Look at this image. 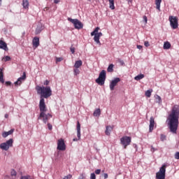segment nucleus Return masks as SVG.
Returning a JSON list of instances; mask_svg holds the SVG:
<instances>
[{
	"label": "nucleus",
	"instance_id": "obj_1",
	"mask_svg": "<svg viewBox=\"0 0 179 179\" xmlns=\"http://www.w3.org/2000/svg\"><path fill=\"white\" fill-rule=\"evenodd\" d=\"M179 106H173L171 113L168 116V125L172 134H177L178 129Z\"/></svg>",
	"mask_w": 179,
	"mask_h": 179
},
{
	"label": "nucleus",
	"instance_id": "obj_2",
	"mask_svg": "<svg viewBox=\"0 0 179 179\" xmlns=\"http://www.w3.org/2000/svg\"><path fill=\"white\" fill-rule=\"evenodd\" d=\"M36 90L38 94H41V99L39 101V107L41 110H44L45 108V100L44 99H48L52 96V90L50 86H36Z\"/></svg>",
	"mask_w": 179,
	"mask_h": 179
},
{
	"label": "nucleus",
	"instance_id": "obj_3",
	"mask_svg": "<svg viewBox=\"0 0 179 179\" xmlns=\"http://www.w3.org/2000/svg\"><path fill=\"white\" fill-rule=\"evenodd\" d=\"M39 110H40V115L38 117V120H42L44 124H47L48 122V120L50 118H52V115L50 113L45 114L47 112V106H45L44 109H41V106H39Z\"/></svg>",
	"mask_w": 179,
	"mask_h": 179
},
{
	"label": "nucleus",
	"instance_id": "obj_4",
	"mask_svg": "<svg viewBox=\"0 0 179 179\" xmlns=\"http://www.w3.org/2000/svg\"><path fill=\"white\" fill-rule=\"evenodd\" d=\"M106 70H102L99 76V78L96 79L95 82L100 86H103L106 83Z\"/></svg>",
	"mask_w": 179,
	"mask_h": 179
},
{
	"label": "nucleus",
	"instance_id": "obj_5",
	"mask_svg": "<svg viewBox=\"0 0 179 179\" xmlns=\"http://www.w3.org/2000/svg\"><path fill=\"white\" fill-rule=\"evenodd\" d=\"M167 165L166 164H163L159 169V171L156 173L157 179H166V168Z\"/></svg>",
	"mask_w": 179,
	"mask_h": 179
},
{
	"label": "nucleus",
	"instance_id": "obj_6",
	"mask_svg": "<svg viewBox=\"0 0 179 179\" xmlns=\"http://www.w3.org/2000/svg\"><path fill=\"white\" fill-rule=\"evenodd\" d=\"M67 20L69 22H71V23H73L75 29H77V30H80V29H83V24L82 23V22L79 21V20L68 17Z\"/></svg>",
	"mask_w": 179,
	"mask_h": 179
},
{
	"label": "nucleus",
	"instance_id": "obj_7",
	"mask_svg": "<svg viewBox=\"0 0 179 179\" xmlns=\"http://www.w3.org/2000/svg\"><path fill=\"white\" fill-rule=\"evenodd\" d=\"M169 22L171 27L173 29V30H176V29H178V18H177V17L170 15Z\"/></svg>",
	"mask_w": 179,
	"mask_h": 179
},
{
	"label": "nucleus",
	"instance_id": "obj_8",
	"mask_svg": "<svg viewBox=\"0 0 179 179\" xmlns=\"http://www.w3.org/2000/svg\"><path fill=\"white\" fill-rule=\"evenodd\" d=\"M131 138L130 136H124L120 138V143L122 145L124 149L131 145Z\"/></svg>",
	"mask_w": 179,
	"mask_h": 179
},
{
	"label": "nucleus",
	"instance_id": "obj_9",
	"mask_svg": "<svg viewBox=\"0 0 179 179\" xmlns=\"http://www.w3.org/2000/svg\"><path fill=\"white\" fill-rule=\"evenodd\" d=\"M119 82H121V79L120 78H115L112 80V82L110 83L109 87L111 91L114 90L115 86L118 84Z\"/></svg>",
	"mask_w": 179,
	"mask_h": 179
},
{
	"label": "nucleus",
	"instance_id": "obj_10",
	"mask_svg": "<svg viewBox=\"0 0 179 179\" xmlns=\"http://www.w3.org/2000/svg\"><path fill=\"white\" fill-rule=\"evenodd\" d=\"M66 149V146L65 145V141L64 139L60 138L57 141V150H65Z\"/></svg>",
	"mask_w": 179,
	"mask_h": 179
},
{
	"label": "nucleus",
	"instance_id": "obj_11",
	"mask_svg": "<svg viewBox=\"0 0 179 179\" xmlns=\"http://www.w3.org/2000/svg\"><path fill=\"white\" fill-rule=\"evenodd\" d=\"M26 80V72H24L22 76L17 78V81L14 83L15 86H20L22 83Z\"/></svg>",
	"mask_w": 179,
	"mask_h": 179
},
{
	"label": "nucleus",
	"instance_id": "obj_12",
	"mask_svg": "<svg viewBox=\"0 0 179 179\" xmlns=\"http://www.w3.org/2000/svg\"><path fill=\"white\" fill-rule=\"evenodd\" d=\"M155 128V117L151 116L150 118L149 132H153Z\"/></svg>",
	"mask_w": 179,
	"mask_h": 179
},
{
	"label": "nucleus",
	"instance_id": "obj_13",
	"mask_svg": "<svg viewBox=\"0 0 179 179\" xmlns=\"http://www.w3.org/2000/svg\"><path fill=\"white\" fill-rule=\"evenodd\" d=\"M33 47L37 48L40 45V38L36 36L32 40Z\"/></svg>",
	"mask_w": 179,
	"mask_h": 179
},
{
	"label": "nucleus",
	"instance_id": "obj_14",
	"mask_svg": "<svg viewBox=\"0 0 179 179\" xmlns=\"http://www.w3.org/2000/svg\"><path fill=\"white\" fill-rule=\"evenodd\" d=\"M0 48L1 50H4V51H8V50H9L8 48V45L6 44V43H5V41L0 40Z\"/></svg>",
	"mask_w": 179,
	"mask_h": 179
},
{
	"label": "nucleus",
	"instance_id": "obj_15",
	"mask_svg": "<svg viewBox=\"0 0 179 179\" xmlns=\"http://www.w3.org/2000/svg\"><path fill=\"white\" fill-rule=\"evenodd\" d=\"M13 132H15V129H11L8 131L3 132L2 136H3V138H7V136H9V135H12V134H13Z\"/></svg>",
	"mask_w": 179,
	"mask_h": 179
},
{
	"label": "nucleus",
	"instance_id": "obj_16",
	"mask_svg": "<svg viewBox=\"0 0 179 179\" xmlns=\"http://www.w3.org/2000/svg\"><path fill=\"white\" fill-rule=\"evenodd\" d=\"M44 27L41 24H38L36 29L35 34H40L41 31H43V29Z\"/></svg>",
	"mask_w": 179,
	"mask_h": 179
},
{
	"label": "nucleus",
	"instance_id": "obj_17",
	"mask_svg": "<svg viewBox=\"0 0 179 179\" xmlns=\"http://www.w3.org/2000/svg\"><path fill=\"white\" fill-rule=\"evenodd\" d=\"M111 131H113V127L111 126H107L105 131L106 135H107L108 136H110L111 134Z\"/></svg>",
	"mask_w": 179,
	"mask_h": 179
},
{
	"label": "nucleus",
	"instance_id": "obj_18",
	"mask_svg": "<svg viewBox=\"0 0 179 179\" xmlns=\"http://www.w3.org/2000/svg\"><path fill=\"white\" fill-rule=\"evenodd\" d=\"M77 137L80 139V123H79V121L77 122Z\"/></svg>",
	"mask_w": 179,
	"mask_h": 179
},
{
	"label": "nucleus",
	"instance_id": "obj_19",
	"mask_svg": "<svg viewBox=\"0 0 179 179\" xmlns=\"http://www.w3.org/2000/svg\"><path fill=\"white\" fill-rule=\"evenodd\" d=\"M0 148L2 150H9V146L6 143H3L0 145Z\"/></svg>",
	"mask_w": 179,
	"mask_h": 179
},
{
	"label": "nucleus",
	"instance_id": "obj_20",
	"mask_svg": "<svg viewBox=\"0 0 179 179\" xmlns=\"http://www.w3.org/2000/svg\"><path fill=\"white\" fill-rule=\"evenodd\" d=\"M83 62H82V60L76 61V62L74 64V68L79 69V68H80V66L83 65Z\"/></svg>",
	"mask_w": 179,
	"mask_h": 179
},
{
	"label": "nucleus",
	"instance_id": "obj_21",
	"mask_svg": "<svg viewBox=\"0 0 179 179\" xmlns=\"http://www.w3.org/2000/svg\"><path fill=\"white\" fill-rule=\"evenodd\" d=\"M171 47V44L170 43V42L169 41L164 42V50H170Z\"/></svg>",
	"mask_w": 179,
	"mask_h": 179
},
{
	"label": "nucleus",
	"instance_id": "obj_22",
	"mask_svg": "<svg viewBox=\"0 0 179 179\" xmlns=\"http://www.w3.org/2000/svg\"><path fill=\"white\" fill-rule=\"evenodd\" d=\"M3 69H0V82L1 83H5V80H3Z\"/></svg>",
	"mask_w": 179,
	"mask_h": 179
},
{
	"label": "nucleus",
	"instance_id": "obj_23",
	"mask_svg": "<svg viewBox=\"0 0 179 179\" xmlns=\"http://www.w3.org/2000/svg\"><path fill=\"white\" fill-rule=\"evenodd\" d=\"M101 114V110H100V108H97L94 110L93 115L94 117H100Z\"/></svg>",
	"mask_w": 179,
	"mask_h": 179
},
{
	"label": "nucleus",
	"instance_id": "obj_24",
	"mask_svg": "<svg viewBox=\"0 0 179 179\" xmlns=\"http://www.w3.org/2000/svg\"><path fill=\"white\" fill-rule=\"evenodd\" d=\"M94 41H95V43H96V44L101 45V43H100V36H99L98 35L95 34V36H94Z\"/></svg>",
	"mask_w": 179,
	"mask_h": 179
},
{
	"label": "nucleus",
	"instance_id": "obj_25",
	"mask_svg": "<svg viewBox=\"0 0 179 179\" xmlns=\"http://www.w3.org/2000/svg\"><path fill=\"white\" fill-rule=\"evenodd\" d=\"M108 2L110 9L114 10V9H115V6H114V0H108Z\"/></svg>",
	"mask_w": 179,
	"mask_h": 179
},
{
	"label": "nucleus",
	"instance_id": "obj_26",
	"mask_svg": "<svg viewBox=\"0 0 179 179\" xmlns=\"http://www.w3.org/2000/svg\"><path fill=\"white\" fill-rule=\"evenodd\" d=\"M155 99L156 103H158L159 104H162V97L159 96L158 94L155 95Z\"/></svg>",
	"mask_w": 179,
	"mask_h": 179
},
{
	"label": "nucleus",
	"instance_id": "obj_27",
	"mask_svg": "<svg viewBox=\"0 0 179 179\" xmlns=\"http://www.w3.org/2000/svg\"><path fill=\"white\" fill-rule=\"evenodd\" d=\"M5 143H6V144H7L8 148H12V146L13 145V138H10L8 141H7Z\"/></svg>",
	"mask_w": 179,
	"mask_h": 179
},
{
	"label": "nucleus",
	"instance_id": "obj_28",
	"mask_svg": "<svg viewBox=\"0 0 179 179\" xmlns=\"http://www.w3.org/2000/svg\"><path fill=\"white\" fill-rule=\"evenodd\" d=\"M22 6L24 9H27V8H29V0H23Z\"/></svg>",
	"mask_w": 179,
	"mask_h": 179
},
{
	"label": "nucleus",
	"instance_id": "obj_29",
	"mask_svg": "<svg viewBox=\"0 0 179 179\" xmlns=\"http://www.w3.org/2000/svg\"><path fill=\"white\" fill-rule=\"evenodd\" d=\"M161 4H162V0H155L156 8L158 10H160Z\"/></svg>",
	"mask_w": 179,
	"mask_h": 179
},
{
	"label": "nucleus",
	"instance_id": "obj_30",
	"mask_svg": "<svg viewBox=\"0 0 179 179\" xmlns=\"http://www.w3.org/2000/svg\"><path fill=\"white\" fill-rule=\"evenodd\" d=\"M143 78H145V75L141 73V74H138V76L134 77V80H141V79H143Z\"/></svg>",
	"mask_w": 179,
	"mask_h": 179
},
{
	"label": "nucleus",
	"instance_id": "obj_31",
	"mask_svg": "<svg viewBox=\"0 0 179 179\" xmlns=\"http://www.w3.org/2000/svg\"><path fill=\"white\" fill-rule=\"evenodd\" d=\"M108 72H114V64H111L108 66L107 69Z\"/></svg>",
	"mask_w": 179,
	"mask_h": 179
},
{
	"label": "nucleus",
	"instance_id": "obj_32",
	"mask_svg": "<svg viewBox=\"0 0 179 179\" xmlns=\"http://www.w3.org/2000/svg\"><path fill=\"white\" fill-rule=\"evenodd\" d=\"M152 92H153V90H148L145 92V95L146 97H150L152 96Z\"/></svg>",
	"mask_w": 179,
	"mask_h": 179
},
{
	"label": "nucleus",
	"instance_id": "obj_33",
	"mask_svg": "<svg viewBox=\"0 0 179 179\" xmlns=\"http://www.w3.org/2000/svg\"><path fill=\"white\" fill-rule=\"evenodd\" d=\"M73 73L75 76H78V75H79V73H80V71L79 70V69L75 68L73 69Z\"/></svg>",
	"mask_w": 179,
	"mask_h": 179
},
{
	"label": "nucleus",
	"instance_id": "obj_34",
	"mask_svg": "<svg viewBox=\"0 0 179 179\" xmlns=\"http://www.w3.org/2000/svg\"><path fill=\"white\" fill-rule=\"evenodd\" d=\"M20 179H34V178H31V176H21Z\"/></svg>",
	"mask_w": 179,
	"mask_h": 179
},
{
	"label": "nucleus",
	"instance_id": "obj_35",
	"mask_svg": "<svg viewBox=\"0 0 179 179\" xmlns=\"http://www.w3.org/2000/svg\"><path fill=\"white\" fill-rule=\"evenodd\" d=\"M10 174H11V176L13 177H16V176H17V173H16V171H15L14 169H13L12 171H11V172H10Z\"/></svg>",
	"mask_w": 179,
	"mask_h": 179
},
{
	"label": "nucleus",
	"instance_id": "obj_36",
	"mask_svg": "<svg viewBox=\"0 0 179 179\" xmlns=\"http://www.w3.org/2000/svg\"><path fill=\"white\" fill-rule=\"evenodd\" d=\"M160 139L162 142H164V141H166V135L161 134Z\"/></svg>",
	"mask_w": 179,
	"mask_h": 179
},
{
	"label": "nucleus",
	"instance_id": "obj_37",
	"mask_svg": "<svg viewBox=\"0 0 179 179\" xmlns=\"http://www.w3.org/2000/svg\"><path fill=\"white\" fill-rule=\"evenodd\" d=\"M86 178V176L85 175V173H80V176L78 177V179H85Z\"/></svg>",
	"mask_w": 179,
	"mask_h": 179
},
{
	"label": "nucleus",
	"instance_id": "obj_38",
	"mask_svg": "<svg viewBox=\"0 0 179 179\" xmlns=\"http://www.w3.org/2000/svg\"><path fill=\"white\" fill-rule=\"evenodd\" d=\"M70 50L71 54H75V48L73 47V45H72L70 48Z\"/></svg>",
	"mask_w": 179,
	"mask_h": 179
},
{
	"label": "nucleus",
	"instance_id": "obj_39",
	"mask_svg": "<svg viewBox=\"0 0 179 179\" xmlns=\"http://www.w3.org/2000/svg\"><path fill=\"white\" fill-rule=\"evenodd\" d=\"M5 62H8V61H10V57L9 56H6L4 58H3Z\"/></svg>",
	"mask_w": 179,
	"mask_h": 179
},
{
	"label": "nucleus",
	"instance_id": "obj_40",
	"mask_svg": "<svg viewBox=\"0 0 179 179\" xmlns=\"http://www.w3.org/2000/svg\"><path fill=\"white\" fill-rule=\"evenodd\" d=\"M43 85H44L45 86H48V85H50V80H45L44 81V83H43Z\"/></svg>",
	"mask_w": 179,
	"mask_h": 179
},
{
	"label": "nucleus",
	"instance_id": "obj_41",
	"mask_svg": "<svg viewBox=\"0 0 179 179\" xmlns=\"http://www.w3.org/2000/svg\"><path fill=\"white\" fill-rule=\"evenodd\" d=\"M90 179H96V174L94 173L90 174Z\"/></svg>",
	"mask_w": 179,
	"mask_h": 179
},
{
	"label": "nucleus",
	"instance_id": "obj_42",
	"mask_svg": "<svg viewBox=\"0 0 179 179\" xmlns=\"http://www.w3.org/2000/svg\"><path fill=\"white\" fill-rule=\"evenodd\" d=\"M144 45H145V47H150V43H149V41H146L144 42Z\"/></svg>",
	"mask_w": 179,
	"mask_h": 179
},
{
	"label": "nucleus",
	"instance_id": "obj_43",
	"mask_svg": "<svg viewBox=\"0 0 179 179\" xmlns=\"http://www.w3.org/2000/svg\"><path fill=\"white\" fill-rule=\"evenodd\" d=\"M143 22H145V23H148V17H146V15H144L143 17Z\"/></svg>",
	"mask_w": 179,
	"mask_h": 179
},
{
	"label": "nucleus",
	"instance_id": "obj_44",
	"mask_svg": "<svg viewBox=\"0 0 179 179\" xmlns=\"http://www.w3.org/2000/svg\"><path fill=\"white\" fill-rule=\"evenodd\" d=\"M48 128L49 131H51L52 129V125L50 123H48Z\"/></svg>",
	"mask_w": 179,
	"mask_h": 179
},
{
	"label": "nucleus",
	"instance_id": "obj_45",
	"mask_svg": "<svg viewBox=\"0 0 179 179\" xmlns=\"http://www.w3.org/2000/svg\"><path fill=\"white\" fill-rule=\"evenodd\" d=\"M175 159H176L177 160H179V152H176Z\"/></svg>",
	"mask_w": 179,
	"mask_h": 179
},
{
	"label": "nucleus",
	"instance_id": "obj_46",
	"mask_svg": "<svg viewBox=\"0 0 179 179\" xmlns=\"http://www.w3.org/2000/svg\"><path fill=\"white\" fill-rule=\"evenodd\" d=\"M65 179H71L72 178V176L71 174L67 175L66 176H64Z\"/></svg>",
	"mask_w": 179,
	"mask_h": 179
},
{
	"label": "nucleus",
	"instance_id": "obj_47",
	"mask_svg": "<svg viewBox=\"0 0 179 179\" xmlns=\"http://www.w3.org/2000/svg\"><path fill=\"white\" fill-rule=\"evenodd\" d=\"M62 61V57H57L56 58V62H61Z\"/></svg>",
	"mask_w": 179,
	"mask_h": 179
},
{
	"label": "nucleus",
	"instance_id": "obj_48",
	"mask_svg": "<svg viewBox=\"0 0 179 179\" xmlns=\"http://www.w3.org/2000/svg\"><path fill=\"white\" fill-rule=\"evenodd\" d=\"M5 83L6 86H10L12 85V82L10 81H6Z\"/></svg>",
	"mask_w": 179,
	"mask_h": 179
},
{
	"label": "nucleus",
	"instance_id": "obj_49",
	"mask_svg": "<svg viewBox=\"0 0 179 179\" xmlns=\"http://www.w3.org/2000/svg\"><path fill=\"white\" fill-rule=\"evenodd\" d=\"M101 173V169H96L95 171V174H100Z\"/></svg>",
	"mask_w": 179,
	"mask_h": 179
},
{
	"label": "nucleus",
	"instance_id": "obj_50",
	"mask_svg": "<svg viewBox=\"0 0 179 179\" xmlns=\"http://www.w3.org/2000/svg\"><path fill=\"white\" fill-rule=\"evenodd\" d=\"M99 30H100V27H97L96 28L94 29V32L99 33Z\"/></svg>",
	"mask_w": 179,
	"mask_h": 179
},
{
	"label": "nucleus",
	"instance_id": "obj_51",
	"mask_svg": "<svg viewBox=\"0 0 179 179\" xmlns=\"http://www.w3.org/2000/svg\"><path fill=\"white\" fill-rule=\"evenodd\" d=\"M157 150L156 148H155L153 146H151V152L153 153Z\"/></svg>",
	"mask_w": 179,
	"mask_h": 179
},
{
	"label": "nucleus",
	"instance_id": "obj_52",
	"mask_svg": "<svg viewBox=\"0 0 179 179\" xmlns=\"http://www.w3.org/2000/svg\"><path fill=\"white\" fill-rule=\"evenodd\" d=\"M103 178L104 179L108 178V173H103Z\"/></svg>",
	"mask_w": 179,
	"mask_h": 179
},
{
	"label": "nucleus",
	"instance_id": "obj_53",
	"mask_svg": "<svg viewBox=\"0 0 179 179\" xmlns=\"http://www.w3.org/2000/svg\"><path fill=\"white\" fill-rule=\"evenodd\" d=\"M133 146L134 148H136V152H138V145L134 144Z\"/></svg>",
	"mask_w": 179,
	"mask_h": 179
},
{
	"label": "nucleus",
	"instance_id": "obj_54",
	"mask_svg": "<svg viewBox=\"0 0 179 179\" xmlns=\"http://www.w3.org/2000/svg\"><path fill=\"white\" fill-rule=\"evenodd\" d=\"M96 35H98L99 37H101L103 36V33L98 32V33H96Z\"/></svg>",
	"mask_w": 179,
	"mask_h": 179
},
{
	"label": "nucleus",
	"instance_id": "obj_55",
	"mask_svg": "<svg viewBox=\"0 0 179 179\" xmlns=\"http://www.w3.org/2000/svg\"><path fill=\"white\" fill-rule=\"evenodd\" d=\"M137 48H138V50H142L143 46L141 45H137Z\"/></svg>",
	"mask_w": 179,
	"mask_h": 179
},
{
	"label": "nucleus",
	"instance_id": "obj_56",
	"mask_svg": "<svg viewBox=\"0 0 179 179\" xmlns=\"http://www.w3.org/2000/svg\"><path fill=\"white\" fill-rule=\"evenodd\" d=\"M96 34H97V33H96L94 31H93L92 32H91V36H96Z\"/></svg>",
	"mask_w": 179,
	"mask_h": 179
},
{
	"label": "nucleus",
	"instance_id": "obj_57",
	"mask_svg": "<svg viewBox=\"0 0 179 179\" xmlns=\"http://www.w3.org/2000/svg\"><path fill=\"white\" fill-rule=\"evenodd\" d=\"M119 62L121 65H124V60L119 59Z\"/></svg>",
	"mask_w": 179,
	"mask_h": 179
},
{
	"label": "nucleus",
	"instance_id": "obj_58",
	"mask_svg": "<svg viewBox=\"0 0 179 179\" xmlns=\"http://www.w3.org/2000/svg\"><path fill=\"white\" fill-rule=\"evenodd\" d=\"M73 142H78V141H80V139H79L78 138H75L73 139Z\"/></svg>",
	"mask_w": 179,
	"mask_h": 179
},
{
	"label": "nucleus",
	"instance_id": "obj_59",
	"mask_svg": "<svg viewBox=\"0 0 179 179\" xmlns=\"http://www.w3.org/2000/svg\"><path fill=\"white\" fill-rule=\"evenodd\" d=\"M55 3H59V0H54Z\"/></svg>",
	"mask_w": 179,
	"mask_h": 179
},
{
	"label": "nucleus",
	"instance_id": "obj_60",
	"mask_svg": "<svg viewBox=\"0 0 179 179\" xmlns=\"http://www.w3.org/2000/svg\"><path fill=\"white\" fill-rule=\"evenodd\" d=\"M126 1L128 2L129 5V3H131V2H132V0H126Z\"/></svg>",
	"mask_w": 179,
	"mask_h": 179
},
{
	"label": "nucleus",
	"instance_id": "obj_61",
	"mask_svg": "<svg viewBox=\"0 0 179 179\" xmlns=\"http://www.w3.org/2000/svg\"><path fill=\"white\" fill-rule=\"evenodd\" d=\"M4 117H5V118H8V117H9V115L6 114V115H4Z\"/></svg>",
	"mask_w": 179,
	"mask_h": 179
},
{
	"label": "nucleus",
	"instance_id": "obj_62",
	"mask_svg": "<svg viewBox=\"0 0 179 179\" xmlns=\"http://www.w3.org/2000/svg\"><path fill=\"white\" fill-rule=\"evenodd\" d=\"M44 10H48V7L45 8Z\"/></svg>",
	"mask_w": 179,
	"mask_h": 179
},
{
	"label": "nucleus",
	"instance_id": "obj_63",
	"mask_svg": "<svg viewBox=\"0 0 179 179\" xmlns=\"http://www.w3.org/2000/svg\"><path fill=\"white\" fill-rule=\"evenodd\" d=\"M2 5V0H0V6Z\"/></svg>",
	"mask_w": 179,
	"mask_h": 179
},
{
	"label": "nucleus",
	"instance_id": "obj_64",
	"mask_svg": "<svg viewBox=\"0 0 179 179\" xmlns=\"http://www.w3.org/2000/svg\"><path fill=\"white\" fill-rule=\"evenodd\" d=\"M88 1H90V0H88Z\"/></svg>",
	"mask_w": 179,
	"mask_h": 179
}]
</instances>
